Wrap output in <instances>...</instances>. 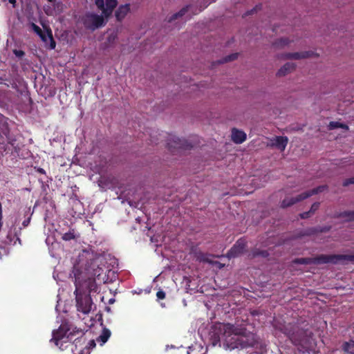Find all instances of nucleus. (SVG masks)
Listing matches in <instances>:
<instances>
[{
	"label": "nucleus",
	"instance_id": "nucleus-1",
	"mask_svg": "<svg viewBox=\"0 0 354 354\" xmlns=\"http://www.w3.org/2000/svg\"><path fill=\"white\" fill-rule=\"evenodd\" d=\"M209 339L214 346H221V340H223L224 345L230 350L255 348L259 351L250 354H265L264 347L259 342V337L243 327L230 324H214L209 330Z\"/></svg>",
	"mask_w": 354,
	"mask_h": 354
},
{
	"label": "nucleus",
	"instance_id": "nucleus-2",
	"mask_svg": "<svg viewBox=\"0 0 354 354\" xmlns=\"http://www.w3.org/2000/svg\"><path fill=\"white\" fill-rule=\"evenodd\" d=\"M310 328L309 322L301 317L295 322L284 324L280 328V330L288 337L292 344L301 346L303 348H307L311 344L313 336V333Z\"/></svg>",
	"mask_w": 354,
	"mask_h": 354
},
{
	"label": "nucleus",
	"instance_id": "nucleus-3",
	"mask_svg": "<svg viewBox=\"0 0 354 354\" xmlns=\"http://www.w3.org/2000/svg\"><path fill=\"white\" fill-rule=\"evenodd\" d=\"M77 335L79 336L73 342L75 347L77 346L78 344L85 343L86 338L84 336V333L69 321L64 320L57 329L53 330L52 338L50 342L54 343L56 346L63 351L67 347V346H65L64 348V344L71 342L73 337Z\"/></svg>",
	"mask_w": 354,
	"mask_h": 354
},
{
	"label": "nucleus",
	"instance_id": "nucleus-4",
	"mask_svg": "<svg viewBox=\"0 0 354 354\" xmlns=\"http://www.w3.org/2000/svg\"><path fill=\"white\" fill-rule=\"evenodd\" d=\"M74 275L75 279V285L76 287L74 293L76 295L75 299L77 310L79 312H82V313L87 315L91 312L93 303L90 295L82 294L80 292V277L76 273H74Z\"/></svg>",
	"mask_w": 354,
	"mask_h": 354
},
{
	"label": "nucleus",
	"instance_id": "nucleus-5",
	"mask_svg": "<svg viewBox=\"0 0 354 354\" xmlns=\"http://www.w3.org/2000/svg\"><path fill=\"white\" fill-rule=\"evenodd\" d=\"M81 258H85L86 263H84V269L93 276H100L103 272L101 266L102 257L93 252L88 251H84V253L80 256Z\"/></svg>",
	"mask_w": 354,
	"mask_h": 354
},
{
	"label": "nucleus",
	"instance_id": "nucleus-6",
	"mask_svg": "<svg viewBox=\"0 0 354 354\" xmlns=\"http://www.w3.org/2000/svg\"><path fill=\"white\" fill-rule=\"evenodd\" d=\"M313 264L320 265L332 263L334 265L341 263L345 264V261L354 263L353 254H320L313 257Z\"/></svg>",
	"mask_w": 354,
	"mask_h": 354
},
{
	"label": "nucleus",
	"instance_id": "nucleus-7",
	"mask_svg": "<svg viewBox=\"0 0 354 354\" xmlns=\"http://www.w3.org/2000/svg\"><path fill=\"white\" fill-rule=\"evenodd\" d=\"M328 188L327 185H320L311 190L304 192L295 197L286 198L281 202V206L283 208L290 207L299 201L308 198V197L322 192Z\"/></svg>",
	"mask_w": 354,
	"mask_h": 354
},
{
	"label": "nucleus",
	"instance_id": "nucleus-8",
	"mask_svg": "<svg viewBox=\"0 0 354 354\" xmlns=\"http://www.w3.org/2000/svg\"><path fill=\"white\" fill-rule=\"evenodd\" d=\"M81 21L86 29L91 30H95L106 24L103 16L93 12L84 15L81 17Z\"/></svg>",
	"mask_w": 354,
	"mask_h": 354
},
{
	"label": "nucleus",
	"instance_id": "nucleus-9",
	"mask_svg": "<svg viewBox=\"0 0 354 354\" xmlns=\"http://www.w3.org/2000/svg\"><path fill=\"white\" fill-rule=\"evenodd\" d=\"M167 147L173 152L174 149H191L193 145L187 140L181 139L176 136H170L167 140Z\"/></svg>",
	"mask_w": 354,
	"mask_h": 354
},
{
	"label": "nucleus",
	"instance_id": "nucleus-10",
	"mask_svg": "<svg viewBox=\"0 0 354 354\" xmlns=\"http://www.w3.org/2000/svg\"><path fill=\"white\" fill-rule=\"evenodd\" d=\"M8 120L7 118L2 115L0 116V134L2 138H5L8 144L14 146L16 144L17 140L10 133Z\"/></svg>",
	"mask_w": 354,
	"mask_h": 354
},
{
	"label": "nucleus",
	"instance_id": "nucleus-11",
	"mask_svg": "<svg viewBox=\"0 0 354 354\" xmlns=\"http://www.w3.org/2000/svg\"><path fill=\"white\" fill-rule=\"evenodd\" d=\"M97 8L102 10L103 15L109 18L118 5L117 0H95Z\"/></svg>",
	"mask_w": 354,
	"mask_h": 354
},
{
	"label": "nucleus",
	"instance_id": "nucleus-12",
	"mask_svg": "<svg viewBox=\"0 0 354 354\" xmlns=\"http://www.w3.org/2000/svg\"><path fill=\"white\" fill-rule=\"evenodd\" d=\"M246 241L243 239H239L232 248L227 252V257L229 259L235 258L243 254L246 248Z\"/></svg>",
	"mask_w": 354,
	"mask_h": 354
},
{
	"label": "nucleus",
	"instance_id": "nucleus-13",
	"mask_svg": "<svg viewBox=\"0 0 354 354\" xmlns=\"http://www.w3.org/2000/svg\"><path fill=\"white\" fill-rule=\"evenodd\" d=\"M191 254H192L196 259V261L203 263H212V261L209 259L211 256L209 254L205 253L199 250L197 247H192L190 251Z\"/></svg>",
	"mask_w": 354,
	"mask_h": 354
},
{
	"label": "nucleus",
	"instance_id": "nucleus-14",
	"mask_svg": "<svg viewBox=\"0 0 354 354\" xmlns=\"http://www.w3.org/2000/svg\"><path fill=\"white\" fill-rule=\"evenodd\" d=\"M17 241H19V243H21V240L17 235L15 228L13 230L12 229H10L6 237L2 239L1 240L2 243L4 244L5 245H15Z\"/></svg>",
	"mask_w": 354,
	"mask_h": 354
},
{
	"label": "nucleus",
	"instance_id": "nucleus-15",
	"mask_svg": "<svg viewBox=\"0 0 354 354\" xmlns=\"http://www.w3.org/2000/svg\"><path fill=\"white\" fill-rule=\"evenodd\" d=\"M130 11V4L120 5L115 12V16L118 21H122Z\"/></svg>",
	"mask_w": 354,
	"mask_h": 354
},
{
	"label": "nucleus",
	"instance_id": "nucleus-16",
	"mask_svg": "<svg viewBox=\"0 0 354 354\" xmlns=\"http://www.w3.org/2000/svg\"><path fill=\"white\" fill-rule=\"evenodd\" d=\"M46 34H45L43 31H41V33L39 34L40 39L42 40V41L46 43L48 40L50 41V48L54 49L56 46V42L53 39L52 30L50 28H46Z\"/></svg>",
	"mask_w": 354,
	"mask_h": 354
},
{
	"label": "nucleus",
	"instance_id": "nucleus-17",
	"mask_svg": "<svg viewBox=\"0 0 354 354\" xmlns=\"http://www.w3.org/2000/svg\"><path fill=\"white\" fill-rule=\"evenodd\" d=\"M246 133L236 128L232 129V140L236 144H241L246 140Z\"/></svg>",
	"mask_w": 354,
	"mask_h": 354
},
{
	"label": "nucleus",
	"instance_id": "nucleus-18",
	"mask_svg": "<svg viewBox=\"0 0 354 354\" xmlns=\"http://www.w3.org/2000/svg\"><path fill=\"white\" fill-rule=\"evenodd\" d=\"M288 139L286 136H277L274 138V142L272 143L277 149L283 151L288 144Z\"/></svg>",
	"mask_w": 354,
	"mask_h": 354
},
{
	"label": "nucleus",
	"instance_id": "nucleus-19",
	"mask_svg": "<svg viewBox=\"0 0 354 354\" xmlns=\"http://www.w3.org/2000/svg\"><path fill=\"white\" fill-rule=\"evenodd\" d=\"M295 68V64L294 63L288 62L285 64L278 71L277 75L279 77L285 76L288 73L294 71Z\"/></svg>",
	"mask_w": 354,
	"mask_h": 354
},
{
	"label": "nucleus",
	"instance_id": "nucleus-20",
	"mask_svg": "<svg viewBox=\"0 0 354 354\" xmlns=\"http://www.w3.org/2000/svg\"><path fill=\"white\" fill-rule=\"evenodd\" d=\"M335 218H342L345 219V221L350 222L354 221V210L351 211H344L341 212L335 213L334 215Z\"/></svg>",
	"mask_w": 354,
	"mask_h": 354
},
{
	"label": "nucleus",
	"instance_id": "nucleus-21",
	"mask_svg": "<svg viewBox=\"0 0 354 354\" xmlns=\"http://www.w3.org/2000/svg\"><path fill=\"white\" fill-rule=\"evenodd\" d=\"M313 54V52H310V51H306V52H301V53H288L286 55V57L288 59H299L310 57Z\"/></svg>",
	"mask_w": 354,
	"mask_h": 354
},
{
	"label": "nucleus",
	"instance_id": "nucleus-22",
	"mask_svg": "<svg viewBox=\"0 0 354 354\" xmlns=\"http://www.w3.org/2000/svg\"><path fill=\"white\" fill-rule=\"evenodd\" d=\"M111 333L109 329H108L106 328H104L102 331V333L97 338V341L100 342L102 343L101 344H104V343H106L108 341L109 338L111 336Z\"/></svg>",
	"mask_w": 354,
	"mask_h": 354
},
{
	"label": "nucleus",
	"instance_id": "nucleus-23",
	"mask_svg": "<svg viewBox=\"0 0 354 354\" xmlns=\"http://www.w3.org/2000/svg\"><path fill=\"white\" fill-rule=\"evenodd\" d=\"M319 233L318 227H308L304 231L301 232L299 234V237L305 236H312Z\"/></svg>",
	"mask_w": 354,
	"mask_h": 354
},
{
	"label": "nucleus",
	"instance_id": "nucleus-24",
	"mask_svg": "<svg viewBox=\"0 0 354 354\" xmlns=\"http://www.w3.org/2000/svg\"><path fill=\"white\" fill-rule=\"evenodd\" d=\"M342 350L347 353L354 354V341L345 342L342 344Z\"/></svg>",
	"mask_w": 354,
	"mask_h": 354
},
{
	"label": "nucleus",
	"instance_id": "nucleus-25",
	"mask_svg": "<svg viewBox=\"0 0 354 354\" xmlns=\"http://www.w3.org/2000/svg\"><path fill=\"white\" fill-rule=\"evenodd\" d=\"M190 8L191 7L189 6H187L186 7L183 8L179 12H176V13L174 14L172 16H171L170 18L169 19L168 21L171 22V21L176 20V19H178V17H183L189 10Z\"/></svg>",
	"mask_w": 354,
	"mask_h": 354
},
{
	"label": "nucleus",
	"instance_id": "nucleus-26",
	"mask_svg": "<svg viewBox=\"0 0 354 354\" xmlns=\"http://www.w3.org/2000/svg\"><path fill=\"white\" fill-rule=\"evenodd\" d=\"M251 255L252 258H255L257 257L267 258L269 257L270 254L268 251L266 250L254 249V250H252Z\"/></svg>",
	"mask_w": 354,
	"mask_h": 354
},
{
	"label": "nucleus",
	"instance_id": "nucleus-27",
	"mask_svg": "<svg viewBox=\"0 0 354 354\" xmlns=\"http://www.w3.org/2000/svg\"><path fill=\"white\" fill-rule=\"evenodd\" d=\"M292 262L295 264H304V265L313 264V257L297 258V259H295L292 261Z\"/></svg>",
	"mask_w": 354,
	"mask_h": 354
},
{
	"label": "nucleus",
	"instance_id": "nucleus-28",
	"mask_svg": "<svg viewBox=\"0 0 354 354\" xmlns=\"http://www.w3.org/2000/svg\"><path fill=\"white\" fill-rule=\"evenodd\" d=\"M62 238L64 241H71V240L75 239L76 238V236L75 234L74 229H72V230H69L68 232L64 233L62 235Z\"/></svg>",
	"mask_w": 354,
	"mask_h": 354
},
{
	"label": "nucleus",
	"instance_id": "nucleus-29",
	"mask_svg": "<svg viewBox=\"0 0 354 354\" xmlns=\"http://www.w3.org/2000/svg\"><path fill=\"white\" fill-rule=\"evenodd\" d=\"M290 43V40L288 38H281L276 41L274 44L277 46H285Z\"/></svg>",
	"mask_w": 354,
	"mask_h": 354
},
{
	"label": "nucleus",
	"instance_id": "nucleus-30",
	"mask_svg": "<svg viewBox=\"0 0 354 354\" xmlns=\"http://www.w3.org/2000/svg\"><path fill=\"white\" fill-rule=\"evenodd\" d=\"M238 57V53H233L230 55L226 56L223 58V59L220 62L221 63L231 62L235 60Z\"/></svg>",
	"mask_w": 354,
	"mask_h": 354
},
{
	"label": "nucleus",
	"instance_id": "nucleus-31",
	"mask_svg": "<svg viewBox=\"0 0 354 354\" xmlns=\"http://www.w3.org/2000/svg\"><path fill=\"white\" fill-rule=\"evenodd\" d=\"M117 38H118V36H117L116 33H111L107 37V42L111 45V44L115 43Z\"/></svg>",
	"mask_w": 354,
	"mask_h": 354
},
{
	"label": "nucleus",
	"instance_id": "nucleus-32",
	"mask_svg": "<svg viewBox=\"0 0 354 354\" xmlns=\"http://www.w3.org/2000/svg\"><path fill=\"white\" fill-rule=\"evenodd\" d=\"M12 53L17 57L19 59L22 58L25 55V52L22 50L14 49Z\"/></svg>",
	"mask_w": 354,
	"mask_h": 354
},
{
	"label": "nucleus",
	"instance_id": "nucleus-33",
	"mask_svg": "<svg viewBox=\"0 0 354 354\" xmlns=\"http://www.w3.org/2000/svg\"><path fill=\"white\" fill-rule=\"evenodd\" d=\"M320 203L319 202L314 203L310 209V212L313 215L319 207Z\"/></svg>",
	"mask_w": 354,
	"mask_h": 354
},
{
	"label": "nucleus",
	"instance_id": "nucleus-34",
	"mask_svg": "<svg viewBox=\"0 0 354 354\" xmlns=\"http://www.w3.org/2000/svg\"><path fill=\"white\" fill-rule=\"evenodd\" d=\"M30 26L32 29V30L38 35L39 34L41 33L42 30L35 24L31 23Z\"/></svg>",
	"mask_w": 354,
	"mask_h": 354
},
{
	"label": "nucleus",
	"instance_id": "nucleus-35",
	"mask_svg": "<svg viewBox=\"0 0 354 354\" xmlns=\"http://www.w3.org/2000/svg\"><path fill=\"white\" fill-rule=\"evenodd\" d=\"M96 346L95 342L93 339H91L88 342V344L86 346L87 350L86 354H89L88 350L95 348Z\"/></svg>",
	"mask_w": 354,
	"mask_h": 354
},
{
	"label": "nucleus",
	"instance_id": "nucleus-36",
	"mask_svg": "<svg viewBox=\"0 0 354 354\" xmlns=\"http://www.w3.org/2000/svg\"><path fill=\"white\" fill-rule=\"evenodd\" d=\"M351 184H354V176L344 180L342 183V185L344 187H347Z\"/></svg>",
	"mask_w": 354,
	"mask_h": 354
},
{
	"label": "nucleus",
	"instance_id": "nucleus-37",
	"mask_svg": "<svg viewBox=\"0 0 354 354\" xmlns=\"http://www.w3.org/2000/svg\"><path fill=\"white\" fill-rule=\"evenodd\" d=\"M156 297L158 299H164L166 297V294L162 290H159L156 292Z\"/></svg>",
	"mask_w": 354,
	"mask_h": 354
},
{
	"label": "nucleus",
	"instance_id": "nucleus-38",
	"mask_svg": "<svg viewBox=\"0 0 354 354\" xmlns=\"http://www.w3.org/2000/svg\"><path fill=\"white\" fill-rule=\"evenodd\" d=\"M88 288H89L90 292H91V291L96 292L97 291V286H96L95 283L94 281H89L88 282Z\"/></svg>",
	"mask_w": 354,
	"mask_h": 354
},
{
	"label": "nucleus",
	"instance_id": "nucleus-39",
	"mask_svg": "<svg viewBox=\"0 0 354 354\" xmlns=\"http://www.w3.org/2000/svg\"><path fill=\"white\" fill-rule=\"evenodd\" d=\"M339 124H340V122H330L329 123L328 127L330 129H335L337 128H339Z\"/></svg>",
	"mask_w": 354,
	"mask_h": 354
},
{
	"label": "nucleus",
	"instance_id": "nucleus-40",
	"mask_svg": "<svg viewBox=\"0 0 354 354\" xmlns=\"http://www.w3.org/2000/svg\"><path fill=\"white\" fill-rule=\"evenodd\" d=\"M330 229L331 226L318 227L319 233L328 232Z\"/></svg>",
	"mask_w": 354,
	"mask_h": 354
},
{
	"label": "nucleus",
	"instance_id": "nucleus-41",
	"mask_svg": "<svg viewBox=\"0 0 354 354\" xmlns=\"http://www.w3.org/2000/svg\"><path fill=\"white\" fill-rule=\"evenodd\" d=\"M311 213L310 212V211H308V212H304L301 214H299V216L302 219H306V218H309L310 216H311Z\"/></svg>",
	"mask_w": 354,
	"mask_h": 354
},
{
	"label": "nucleus",
	"instance_id": "nucleus-42",
	"mask_svg": "<svg viewBox=\"0 0 354 354\" xmlns=\"http://www.w3.org/2000/svg\"><path fill=\"white\" fill-rule=\"evenodd\" d=\"M339 128H342V129H346V130L348 129V125L346 124H344V123H340L339 124Z\"/></svg>",
	"mask_w": 354,
	"mask_h": 354
},
{
	"label": "nucleus",
	"instance_id": "nucleus-43",
	"mask_svg": "<svg viewBox=\"0 0 354 354\" xmlns=\"http://www.w3.org/2000/svg\"><path fill=\"white\" fill-rule=\"evenodd\" d=\"M37 171L41 174H46V171L45 170L43 169V168H39L37 169Z\"/></svg>",
	"mask_w": 354,
	"mask_h": 354
},
{
	"label": "nucleus",
	"instance_id": "nucleus-44",
	"mask_svg": "<svg viewBox=\"0 0 354 354\" xmlns=\"http://www.w3.org/2000/svg\"><path fill=\"white\" fill-rule=\"evenodd\" d=\"M9 3L12 4L13 6V8L15 7V4H16V0H8Z\"/></svg>",
	"mask_w": 354,
	"mask_h": 354
},
{
	"label": "nucleus",
	"instance_id": "nucleus-45",
	"mask_svg": "<svg viewBox=\"0 0 354 354\" xmlns=\"http://www.w3.org/2000/svg\"><path fill=\"white\" fill-rule=\"evenodd\" d=\"M28 223H29L28 220V221H24L22 224H23V225L24 227H26V226H27L28 225Z\"/></svg>",
	"mask_w": 354,
	"mask_h": 354
},
{
	"label": "nucleus",
	"instance_id": "nucleus-46",
	"mask_svg": "<svg viewBox=\"0 0 354 354\" xmlns=\"http://www.w3.org/2000/svg\"><path fill=\"white\" fill-rule=\"evenodd\" d=\"M255 10H256V8H254V9L251 10L250 12H248L247 13V15H251V14H252V13L254 12V11H255Z\"/></svg>",
	"mask_w": 354,
	"mask_h": 354
},
{
	"label": "nucleus",
	"instance_id": "nucleus-47",
	"mask_svg": "<svg viewBox=\"0 0 354 354\" xmlns=\"http://www.w3.org/2000/svg\"><path fill=\"white\" fill-rule=\"evenodd\" d=\"M78 354H84V350L80 351Z\"/></svg>",
	"mask_w": 354,
	"mask_h": 354
},
{
	"label": "nucleus",
	"instance_id": "nucleus-48",
	"mask_svg": "<svg viewBox=\"0 0 354 354\" xmlns=\"http://www.w3.org/2000/svg\"><path fill=\"white\" fill-rule=\"evenodd\" d=\"M48 1H50V2L53 1V0H48Z\"/></svg>",
	"mask_w": 354,
	"mask_h": 354
}]
</instances>
